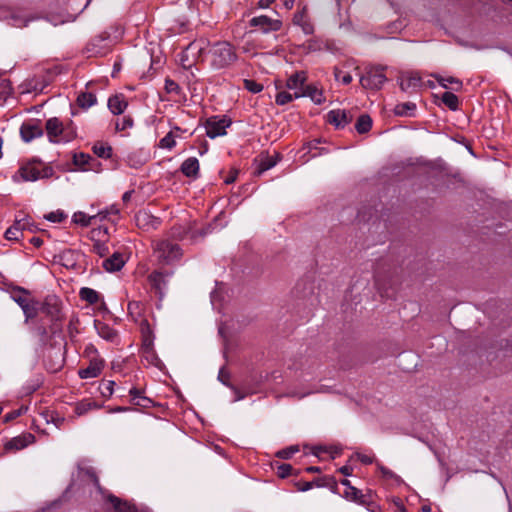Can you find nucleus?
Segmentation results:
<instances>
[{"label":"nucleus","mask_w":512,"mask_h":512,"mask_svg":"<svg viewBox=\"0 0 512 512\" xmlns=\"http://www.w3.org/2000/svg\"><path fill=\"white\" fill-rule=\"evenodd\" d=\"M372 127V119L368 114H362L356 121L355 129L359 134H364L370 131Z\"/></svg>","instance_id":"obj_31"},{"label":"nucleus","mask_w":512,"mask_h":512,"mask_svg":"<svg viewBox=\"0 0 512 512\" xmlns=\"http://www.w3.org/2000/svg\"><path fill=\"white\" fill-rule=\"evenodd\" d=\"M13 226L18 228L21 235H23V231L28 227V221L25 218L16 219Z\"/></svg>","instance_id":"obj_56"},{"label":"nucleus","mask_w":512,"mask_h":512,"mask_svg":"<svg viewBox=\"0 0 512 512\" xmlns=\"http://www.w3.org/2000/svg\"><path fill=\"white\" fill-rule=\"evenodd\" d=\"M344 497L357 504L368 506L371 503L369 495H365L355 487H350V490H345Z\"/></svg>","instance_id":"obj_23"},{"label":"nucleus","mask_w":512,"mask_h":512,"mask_svg":"<svg viewBox=\"0 0 512 512\" xmlns=\"http://www.w3.org/2000/svg\"><path fill=\"white\" fill-rule=\"evenodd\" d=\"M294 97H309L317 105L325 102L323 90L314 84H306L304 90L294 92Z\"/></svg>","instance_id":"obj_11"},{"label":"nucleus","mask_w":512,"mask_h":512,"mask_svg":"<svg viewBox=\"0 0 512 512\" xmlns=\"http://www.w3.org/2000/svg\"><path fill=\"white\" fill-rule=\"evenodd\" d=\"M135 221L138 227L149 230L156 229L160 225V219L145 211H140L135 215Z\"/></svg>","instance_id":"obj_14"},{"label":"nucleus","mask_w":512,"mask_h":512,"mask_svg":"<svg viewBox=\"0 0 512 512\" xmlns=\"http://www.w3.org/2000/svg\"><path fill=\"white\" fill-rule=\"evenodd\" d=\"M292 471H293L292 465L287 464V463H282V464L278 465L276 473H277L278 477L286 478L289 475H291Z\"/></svg>","instance_id":"obj_46"},{"label":"nucleus","mask_w":512,"mask_h":512,"mask_svg":"<svg viewBox=\"0 0 512 512\" xmlns=\"http://www.w3.org/2000/svg\"><path fill=\"white\" fill-rule=\"evenodd\" d=\"M114 385H115L114 381L108 380V381L102 382L99 386L101 395L105 398L111 397L113 394V391H114Z\"/></svg>","instance_id":"obj_40"},{"label":"nucleus","mask_w":512,"mask_h":512,"mask_svg":"<svg viewBox=\"0 0 512 512\" xmlns=\"http://www.w3.org/2000/svg\"><path fill=\"white\" fill-rule=\"evenodd\" d=\"M101 407L102 405L97 404L95 401L84 399L76 404L74 411L78 416H81L92 409H100Z\"/></svg>","instance_id":"obj_28"},{"label":"nucleus","mask_w":512,"mask_h":512,"mask_svg":"<svg viewBox=\"0 0 512 512\" xmlns=\"http://www.w3.org/2000/svg\"><path fill=\"white\" fill-rule=\"evenodd\" d=\"M434 77L438 81L440 86H442L443 88L447 89V88H449L450 85L453 86L452 89H454L455 91H459L462 88V81L456 77H452V76L443 77V76H437V75H435Z\"/></svg>","instance_id":"obj_29"},{"label":"nucleus","mask_w":512,"mask_h":512,"mask_svg":"<svg viewBox=\"0 0 512 512\" xmlns=\"http://www.w3.org/2000/svg\"><path fill=\"white\" fill-rule=\"evenodd\" d=\"M21 236L22 235L19 232L18 228L14 227L13 225L10 226L5 232V238L9 241H17Z\"/></svg>","instance_id":"obj_48"},{"label":"nucleus","mask_w":512,"mask_h":512,"mask_svg":"<svg viewBox=\"0 0 512 512\" xmlns=\"http://www.w3.org/2000/svg\"><path fill=\"white\" fill-rule=\"evenodd\" d=\"M125 263H126V260L124 259L123 254L120 252H115L110 257L106 258L103 261L102 267L107 272H117L123 268Z\"/></svg>","instance_id":"obj_16"},{"label":"nucleus","mask_w":512,"mask_h":512,"mask_svg":"<svg viewBox=\"0 0 512 512\" xmlns=\"http://www.w3.org/2000/svg\"><path fill=\"white\" fill-rule=\"evenodd\" d=\"M293 99H296V97H294V93L292 94L286 91H281L277 93L275 102L277 105L282 106L290 103Z\"/></svg>","instance_id":"obj_41"},{"label":"nucleus","mask_w":512,"mask_h":512,"mask_svg":"<svg viewBox=\"0 0 512 512\" xmlns=\"http://www.w3.org/2000/svg\"><path fill=\"white\" fill-rule=\"evenodd\" d=\"M81 300L86 301L89 304H96L100 300V294L89 287H83L79 291Z\"/></svg>","instance_id":"obj_30"},{"label":"nucleus","mask_w":512,"mask_h":512,"mask_svg":"<svg viewBox=\"0 0 512 512\" xmlns=\"http://www.w3.org/2000/svg\"><path fill=\"white\" fill-rule=\"evenodd\" d=\"M168 275L164 274L160 271H153L148 276V282L151 285L152 289L156 291L157 294H159L160 297H163L164 295V289L167 286L166 277Z\"/></svg>","instance_id":"obj_15"},{"label":"nucleus","mask_w":512,"mask_h":512,"mask_svg":"<svg viewBox=\"0 0 512 512\" xmlns=\"http://www.w3.org/2000/svg\"><path fill=\"white\" fill-rule=\"evenodd\" d=\"M352 467L348 466V465H345V466H342L340 469H339V472L345 476H350L352 474Z\"/></svg>","instance_id":"obj_64"},{"label":"nucleus","mask_w":512,"mask_h":512,"mask_svg":"<svg viewBox=\"0 0 512 512\" xmlns=\"http://www.w3.org/2000/svg\"><path fill=\"white\" fill-rule=\"evenodd\" d=\"M96 101V96L91 92H81L77 97V104L84 109L93 106Z\"/></svg>","instance_id":"obj_34"},{"label":"nucleus","mask_w":512,"mask_h":512,"mask_svg":"<svg viewBox=\"0 0 512 512\" xmlns=\"http://www.w3.org/2000/svg\"><path fill=\"white\" fill-rule=\"evenodd\" d=\"M92 149L94 154L100 158L108 159L112 156V147L104 142H96Z\"/></svg>","instance_id":"obj_33"},{"label":"nucleus","mask_w":512,"mask_h":512,"mask_svg":"<svg viewBox=\"0 0 512 512\" xmlns=\"http://www.w3.org/2000/svg\"><path fill=\"white\" fill-rule=\"evenodd\" d=\"M27 294L28 292L25 289L18 287L13 292L12 298L22 308L29 301Z\"/></svg>","instance_id":"obj_38"},{"label":"nucleus","mask_w":512,"mask_h":512,"mask_svg":"<svg viewBox=\"0 0 512 512\" xmlns=\"http://www.w3.org/2000/svg\"><path fill=\"white\" fill-rule=\"evenodd\" d=\"M357 457L358 459L363 463V464H371L373 462V458L371 456H368V455H364V454H357Z\"/></svg>","instance_id":"obj_62"},{"label":"nucleus","mask_w":512,"mask_h":512,"mask_svg":"<svg viewBox=\"0 0 512 512\" xmlns=\"http://www.w3.org/2000/svg\"><path fill=\"white\" fill-rule=\"evenodd\" d=\"M72 256H73V252H72V251L68 250V251L64 252V253L61 255V259H62L63 261H64V260H66V262H64V263H63V265L68 266V265H69V264H68V262H70L69 257H72Z\"/></svg>","instance_id":"obj_63"},{"label":"nucleus","mask_w":512,"mask_h":512,"mask_svg":"<svg viewBox=\"0 0 512 512\" xmlns=\"http://www.w3.org/2000/svg\"><path fill=\"white\" fill-rule=\"evenodd\" d=\"M255 161L258 162V166L256 168L255 173L258 175H261L265 171L271 169L274 167L277 163V160L267 154H261L259 156V159H256Z\"/></svg>","instance_id":"obj_25"},{"label":"nucleus","mask_w":512,"mask_h":512,"mask_svg":"<svg viewBox=\"0 0 512 512\" xmlns=\"http://www.w3.org/2000/svg\"><path fill=\"white\" fill-rule=\"evenodd\" d=\"M85 475L93 482L94 486L101 491L102 487L99 482V478L94 470V468L89 467L84 470Z\"/></svg>","instance_id":"obj_47"},{"label":"nucleus","mask_w":512,"mask_h":512,"mask_svg":"<svg viewBox=\"0 0 512 512\" xmlns=\"http://www.w3.org/2000/svg\"><path fill=\"white\" fill-rule=\"evenodd\" d=\"M40 311L49 317L50 321L54 324L61 322L63 319L60 301L55 296L47 297L41 304Z\"/></svg>","instance_id":"obj_6"},{"label":"nucleus","mask_w":512,"mask_h":512,"mask_svg":"<svg viewBox=\"0 0 512 512\" xmlns=\"http://www.w3.org/2000/svg\"><path fill=\"white\" fill-rule=\"evenodd\" d=\"M296 485L299 491L305 492L310 490L314 486V482L301 481L298 482Z\"/></svg>","instance_id":"obj_59"},{"label":"nucleus","mask_w":512,"mask_h":512,"mask_svg":"<svg viewBox=\"0 0 512 512\" xmlns=\"http://www.w3.org/2000/svg\"><path fill=\"white\" fill-rule=\"evenodd\" d=\"M142 336V349H150L154 346V333L147 319L140 324Z\"/></svg>","instance_id":"obj_20"},{"label":"nucleus","mask_w":512,"mask_h":512,"mask_svg":"<svg viewBox=\"0 0 512 512\" xmlns=\"http://www.w3.org/2000/svg\"><path fill=\"white\" fill-rule=\"evenodd\" d=\"M154 251L157 253L158 258L165 263L178 260L182 255L180 246L166 239L157 241L154 246Z\"/></svg>","instance_id":"obj_5"},{"label":"nucleus","mask_w":512,"mask_h":512,"mask_svg":"<svg viewBox=\"0 0 512 512\" xmlns=\"http://www.w3.org/2000/svg\"><path fill=\"white\" fill-rule=\"evenodd\" d=\"M142 354L146 361L151 365L157 366L158 362H160L157 354L154 351V347L150 349H142Z\"/></svg>","instance_id":"obj_43"},{"label":"nucleus","mask_w":512,"mask_h":512,"mask_svg":"<svg viewBox=\"0 0 512 512\" xmlns=\"http://www.w3.org/2000/svg\"><path fill=\"white\" fill-rule=\"evenodd\" d=\"M141 303L137 301H131L128 303V312L131 315L138 314L140 315Z\"/></svg>","instance_id":"obj_55"},{"label":"nucleus","mask_w":512,"mask_h":512,"mask_svg":"<svg viewBox=\"0 0 512 512\" xmlns=\"http://www.w3.org/2000/svg\"><path fill=\"white\" fill-rule=\"evenodd\" d=\"M38 303L35 302V301H32V300H29L23 307H22V310H23V313L26 317V321H28L29 319H33L34 317L37 316V313H38Z\"/></svg>","instance_id":"obj_36"},{"label":"nucleus","mask_w":512,"mask_h":512,"mask_svg":"<svg viewBox=\"0 0 512 512\" xmlns=\"http://www.w3.org/2000/svg\"><path fill=\"white\" fill-rule=\"evenodd\" d=\"M44 131L40 122H24L20 127V134L25 142H30L43 135Z\"/></svg>","instance_id":"obj_10"},{"label":"nucleus","mask_w":512,"mask_h":512,"mask_svg":"<svg viewBox=\"0 0 512 512\" xmlns=\"http://www.w3.org/2000/svg\"><path fill=\"white\" fill-rule=\"evenodd\" d=\"M385 67L372 66L366 69L365 74L360 77V84L365 89L379 90L387 81L384 73Z\"/></svg>","instance_id":"obj_3"},{"label":"nucleus","mask_w":512,"mask_h":512,"mask_svg":"<svg viewBox=\"0 0 512 512\" xmlns=\"http://www.w3.org/2000/svg\"><path fill=\"white\" fill-rule=\"evenodd\" d=\"M249 24L251 27H258L263 33L279 31L282 28L281 20L272 19L266 15L253 17Z\"/></svg>","instance_id":"obj_8"},{"label":"nucleus","mask_w":512,"mask_h":512,"mask_svg":"<svg viewBox=\"0 0 512 512\" xmlns=\"http://www.w3.org/2000/svg\"><path fill=\"white\" fill-rule=\"evenodd\" d=\"M128 106L123 94H116L108 99V108L114 115L122 114Z\"/></svg>","instance_id":"obj_18"},{"label":"nucleus","mask_w":512,"mask_h":512,"mask_svg":"<svg viewBox=\"0 0 512 512\" xmlns=\"http://www.w3.org/2000/svg\"><path fill=\"white\" fill-rule=\"evenodd\" d=\"M91 159L92 158H91V156L89 154L78 153V154H74V156H73V163L76 166L85 169V166L88 164V162Z\"/></svg>","instance_id":"obj_44"},{"label":"nucleus","mask_w":512,"mask_h":512,"mask_svg":"<svg viewBox=\"0 0 512 512\" xmlns=\"http://www.w3.org/2000/svg\"><path fill=\"white\" fill-rule=\"evenodd\" d=\"M416 110V104L413 102H405L397 104L394 108V113L397 116H412Z\"/></svg>","instance_id":"obj_32"},{"label":"nucleus","mask_w":512,"mask_h":512,"mask_svg":"<svg viewBox=\"0 0 512 512\" xmlns=\"http://www.w3.org/2000/svg\"><path fill=\"white\" fill-rule=\"evenodd\" d=\"M72 219H73L74 223L79 224L83 227H88V226L96 223L98 216H97V214L96 215H87L86 213L79 211V212L74 213Z\"/></svg>","instance_id":"obj_27"},{"label":"nucleus","mask_w":512,"mask_h":512,"mask_svg":"<svg viewBox=\"0 0 512 512\" xmlns=\"http://www.w3.org/2000/svg\"><path fill=\"white\" fill-rule=\"evenodd\" d=\"M129 395L131 396V402L134 405L141 406L147 408L151 404V400L143 395V392L137 388H131L129 390Z\"/></svg>","instance_id":"obj_26"},{"label":"nucleus","mask_w":512,"mask_h":512,"mask_svg":"<svg viewBox=\"0 0 512 512\" xmlns=\"http://www.w3.org/2000/svg\"><path fill=\"white\" fill-rule=\"evenodd\" d=\"M21 414H22V409L13 410L5 415L4 421L10 422V421L16 419L17 417H19Z\"/></svg>","instance_id":"obj_58"},{"label":"nucleus","mask_w":512,"mask_h":512,"mask_svg":"<svg viewBox=\"0 0 512 512\" xmlns=\"http://www.w3.org/2000/svg\"><path fill=\"white\" fill-rule=\"evenodd\" d=\"M230 125L231 120L226 117H211L207 119L205 123L206 135L211 139H214L218 136H224L226 135V129Z\"/></svg>","instance_id":"obj_7"},{"label":"nucleus","mask_w":512,"mask_h":512,"mask_svg":"<svg viewBox=\"0 0 512 512\" xmlns=\"http://www.w3.org/2000/svg\"><path fill=\"white\" fill-rule=\"evenodd\" d=\"M204 44H205V42L203 40L198 41V42H192L187 47V50L188 51L197 50L198 53L201 55L205 49Z\"/></svg>","instance_id":"obj_53"},{"label":"nucleus","mask_w":512,"mask_h":512,"mask_svg":"<svg viewBox=\"0 0 512 512\" xmlns=\"http://www.w3.org/2000/svg\"><path fill=\"white\" fill-rule=\"evenodd\" d=\"M93 252L100 257H104L109 253V248L105 243L95 242L93 244Z\"/></svg>","instance_id":"obj_49"},{"label":"nucleus","mask_w":512,"mask_h":512,"mask_svg":"<svg viewBox=\"0 0 512 512\" xmlns=\"http://www.w3.org/2000/svg\"><path fill=\"white\" fill-rule=\"evenodd\" d=\"M230 375L228 372H226L224 369H221L218 374V379L226 386L230 387L231 384L229 383Z\"/></svg>","instance_id":"obj_57"},{"label":"nucleus","mask_w":512,"mask_h":512,"mask_svg":"<svg viewBox=\"0 0 512 512\" xmlns=\"http://www.w3.org/2000/svg\"><path fill=\"white\" fill-rule=\"evenodd\" d=\"M176 145L175 141V135L174 131H170L167 133L160 141H159V147L163 149H169L171 150Z\"/></svg>","instance_id":"obj_39"},{"label":"nucleus","mask_w":512,"mask_h":512,"mask_svg":"<svg viewBox=\"0 0 512 512\" xmlns=\"http://www.w3.org/2000/svg\"><path fill=\"white\" fill-rule=\"evenodd\" d=\"M212 68L219 70L230 67L238 59L235 47L228 41H217L207 50Z\"/></svg>","instance_id":"obj_2"},{"label":"nucleus","mask_w":512,"mask_h":512,"mask_svg":"<svg viewBox=\"0 0 512 512\" xmlns=\"http://www.w3.org/2000/svg\"><path fill=\"white\" fill-rule=\"evenodd\" d=\"M352 120V116L345 110H331L327 114V121L337 129L344 128Z\"/></svg>","instance_id":"obj_12"},{"label":"nucleus","mask_w":512,"mask_h":512,"mask_svg":"<svg viewBox=\"0 0 512 512\" xmlns=\"http://www.w3.org/2000/svg\"><path fill=\"white\" fill-rule=\"evenodd\" d=\"M400 88L404 92H414L421 86V77L417 73H407L400 77Z\"/></svg>","instance_id":"obj_13"},{"label":"nucleus","mask_w":512,"mask_h":512,"mask_svg":"<svg viewBox=\"0 0 512 512\" xmlns=\"http://www.w3.org/2000/svg\"><path fill=\"white\" fill-rule=\"evenodd\" d=\"M118 214H119V209L116 206H111L110 208L100 211L97 214V216H98V219L101 221L103 219L108 218V216H110V215H118Z\"/></svg>","instance_id":"obj_52"},{"label":"nucleus","mask_w":512,"mask_h":512,"mask_svg":"<svg viewBox=\"0 0 512 512\" xmlns=\"http://www.w3.org/2000/svg\"><path fill=\"white\" fill-rule=\"evenodd\" d=\"M103 367V360H93L88 367L79 371V376L81 379L95 378L100 375Z\"/></svg>","instance_id":"obj_21"},{"label":"nucleus","mask_w":512,"mask_h":512,"mask_svg":"<svg viewBox=\"0 0 512 512\" xmlns=\"http://www.w3.org/2000/svg\"><path fill=\"white\" fill-rule=\"evenodd\" d=\"M237 176H238V171L237 170H232L230 171L228 177L225 179V183L226 184H232L236 181L237 179Z\"/></svg>","instance_id":"obj_61"},{"label":"nucleus","mask_w":512,"mask_h":512,"mask_svg":"<svg viewBox=\"0 0 512 512\" xmlns=\"http://www.w3.org/2000/svg\"><path fill=\"white\" fill-rule=\"evenodd\" d=\"M35 442V436L32 433L26 432L13 437L5 442L4 450L6 452H16L22 450Z\"/></svg>","instance_id":"obj_9"},{"label":"nucleus","mask_w":512,"mask_h":512,"mask_svg":"<svg viewBox=\"0 0 512 512\" xmlns=\"http://www.w3.org/2000/svg\"><path fill=\"white\" fill-rule=\"evenodd\" d=\"M335 78L337 80H341V82L345 85H348L352 82V76L349 74V73H346L344 74L341 78H340V74H341V71L339 69H335Z\"/></svg>","instance_id":"obj_54"},{"label":"nucleus","mask_w":512,"mask_h":512,"mask_svg":"<svg viewBox=\"0 0 512 512\" xmlns=\"http://www.w3.org/2000/svg\"><path fill=\"white\" fill-rule=\"evenodd\" d=\"M307 76L304 71L295 72L292 74L286 82V87L290 90L301 91L306 86Z\"/></svg>","instance_id":"obj_19"},{"label":"nucleus","mask_w":512,"mask_h":512,"mask_svg":"<svg viewBox=\"0 0 512 512\" xmlns=\"http://www.w3.org/2000/svg\"><path fill=\"white\" fill-rule=\"evenodd\" d=\"M46 134L50 142L58 143L60 141L68 142L74 138V133L67 132L62 121L57 117L49 118L45 124Z\"/></svg>","instance_id":"obj_4"},{"label":"nucleus","mask_w":512,"mask_h":512,"mask_svg":"<svg viewBox=\"0 0 512 512\" xmlns=\"http://www.w3.org/2000/svg\"><path fill=\"white\" fill-rule=\"evenodd\" d=\"M165 90L169 94H172V93L179 94L180 86L174 80L167 78L165 80Z\"/></svg>","instance_id":"obj_50"},{"label":"nucleus","mask_w":512,"mask_h":512,"mask_svg":"<svg viewBox=\"0 0 512 512\" xmlns=\"http://www.w3.org/2000/svg\"><path fill=\"white\" fill-rule=\"evenodd\" d=\"M133 126V118L129 115L124 116L122 119H118L115 123L117 131H124Z\"/></svg>","instance_id":"obj_42"},{"label":"nucleus","mask_w":512,"mask_h":512,"mask_svg":"<svg viewBox=\"0 0 512 512\" xmlns=\"http://www.w3.org/2000/svg\"><path fill=\"white\" fill-rule=\"evenodd\" d=\"M108 500L113 504L116 511L132 512L131 506H129L126 502H122L118 497L111 494L109 495Z\"/></svg>","instance_id":"obj_37"},{"label":"nucleus","mask_w":512,"mask_h":512,"mask_svg":"<svg viewBox=\"0 0 512 512\" xmlns=\"http://www.w3.org/2000/svg\"><path fill=\"white\" fill-rule=\"evenodd\" d=\"M441 101L445 106H447L452 111H456L459 108V99L452 92H444L441 95Z\"/></svg>","instance_id":"obj_35"},{"label":"nucleus","mask_w":512,"mask_h":512,"mask_svg":"<svg viewBox=\"0 0 512 512\" xmlns=\"http://www.w3.org/2000/svg\"><path fill=\"white\" fill-rule=\"evenodd\" d=\"M181 172L190 178H197L199 175V161L196 157L187 158L180 167Z\"/></svg>","instance_id":"obj_22"},{"label":"nucleus","mask_w":512,"mask_h":512,"mask_svg":"<svg viewBox=\"0 0 512 512\" xmlns=\"http://www.w3.org/2000/svg\"><path fill=\"white\" fill-rule=\"evenodd\" d=\"M49 221H52V222H61L64 218V215L63 213H50L47 217H46Z\"/></svg>","instance_id":"obj_60"},{"label":"nucleus","mask_w":512,"mask_h":512,"mask_svg":"<svg viewBox=\"0 0 512 512\" xmlns=\"http://www.w3.org/2000/svg\"><path fill=\"white\" fill-rule=\"evenodd\" d=\"M244 87L251 93H259L263 90V85L251 80V79H245L244 80Z\"/></svg>","instance_id":"obj_45"},{"label":"nucleus","mask_w":512,"mask_h":512,"mask_svg":"<svg viewBox=\"0 0 512 512\" xmlns=\"http://www.w3.org/2000/svg\"><path fill=\"white\" fill-rule=\"evenodd\" d=\"M298 451L299 449L297 446H291L289 448L278 451L276 455L282 459H289Z\"/></svg>","instance_id":"obj_51"},{"label":"nucleus","mask_w":512,"mask_h":512,"mask_svg":"<svg viewBox=\"0 0 512 512\" xmlns=\"http://www.w3.org/2000/svg\"><path fill=\"white\" fill-rule=\"evenodd\" d=\"M94 327L98 335L106 341L115 342L118 337L115 329L100 320H94Z\"/></svg>","instance_id":"obj_17"},{"label":"nucleus","mask_w":512,"mask_h":512,"mask_svg":"<svg viewBox=\"0 0 512 512\" xmlns=\"http://www.w3.org/2000/svg\"><path fill=\"white\" fill-rule=\"evenodd\" d=\"M293 23L300 26L303 33L306 35H311L314 33V25L305 14V11L298 12L293 17Z\"/></svg>","instance_id":"obj_24"},{"label":"nucleus","mask_w":512,"mask_h":512,"mask_svg":"<svg viewBox=\"0 0 512 512\" xmlns=\"http://www.w3.org/2000/svg\"><path fill=\"white\" fill-rule=\"evenodd\" d=\"M53 168L38 158H32L20 164L19 169L13 175L15 182H34L39 179L50 178L53 175Z\"/></svg>","instance_id":"obj_1"}]
</instances>
